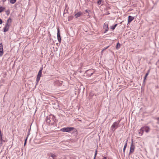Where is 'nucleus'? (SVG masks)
<instances>
[{"mask_svg": "<svg viewBox=\"0 0 159 159\" xmlns=\"http://www.w3.org/2000/svg\"><path fill=\"white\" fill-rule=\"evenodd\" d=\"M46 120L47 122L49 124L51 125V122H52V120L48 117V116H47L46 118Z\"/></svg>", "mask_w": 159, "mask_h": 159, "instance_id": "14", "label": "nucleus"}, {"mask_svg": "<svg viewBox=\"0 0 159 159\" xmlns=\"http://www.w3.org/2000/svg\"><path fill=\"white\" fill-rule=\"evenodd\" d=\"M91 71V70H88L86 71V72H88L89 71Z\"/></svg>", "mask_w": 159, "mask_h": 159, "instance_id": "32", "label": "nucleus"}, {"mask_svg": "<svg viewBox=\"0 0 159 159\" xmlns=\"http://www.w3.org/2000/svg\"><path fill=\"white\" fill-rule=\"evenodd\" d=\"M157 120L159 121V117L157 118Z\"/></svg>", "mask_w": 159, "mask_h": 159, "instance_id": "36", "label": "nucleus"}, {"mask_svg": "<svg viewBox=\"0 0 159 159\" xmlns=\"http://www.w3.org/2000/svg\"><path fill=\"white\" fill-rule=\"evenodd\" d=\"M127 141H128V140H127L126 141V143H125V145H124V148H126V147H127Z\"/></svg>", "mask_w": 159, "mask_h": 159, "instance_id": "23", "label": "nucleus"}, {"mask_svg": "<svg viewBox=\"0 0 159 159\" xmlns=\"http://www.w3.org/2000/svg\"><path fill=\"white\" fill-rule=\"evenodd\" d=\"M42 73L41 71H39V72L38 73V75H37V78H36V82H37V83L36 84L39 82L40 79V78L41 76V75H42Z\"/></svg>", "mask_w": 159, "mask_h": 159, "instance_id": "5", "label": "nucleus"}, {"mask_svg": "<svg viewBox=\"0 0 159 159\" xmlns=\"http://www.w3.org/2000/svg\"><path fill=\"white\" fill-rule=\"evenodd\" d=\"M117 25L118 24H115L114 25L112 26L111 27H110V28L112 29V30H114L117 26Z\"/></svg>", "mask_w": 159, "mask_h": 159, "instance_id": "18", "label": "nucleus"}, {"mask_svg": "<svg viewBox=\"0 0 159 159\" xmlns=\"http://www.w3.org/2000/svg\"><path fill=\"white\" fill-rule=\"evenodd\" d=\"M97 150H96L95 151V154H94V156L95 157H96V156L97 155Z\"/></svg>", "mask_w": 159, "mask_h": 159, "instance_id": "28", "label": "nucleus"}, {"mask_svg": "<svg viewBox=\"0 0 159 159\" xmlns=\"http://www.w3.org/2000/svg\"><path fill=\"white\" fill-rule=\"evenodd\" d=\"M5 9V8L2 7H0V13L2 12Z\"/></svg>", "mask_w": 159, "mask_h": 159, "instance_id": "19", "label": "nucleus"}, {"mask_svg": "<svg viewBox=\"0 0 159 159\" xmlns=\"http://www.w3.org/2000/svg\"><path fill=\"white\" fill-rule=\"evenodd\" d=\"M1 133V130H0V133Z\"/></svg>", "mask_w": 159, "mask_h": 159, "instance_id": "41", "label": "nucleus"}, {"mask_svg": "<svg viewBox=\"0 0 159 159\" xmlns=\"http://www.w3.org/2000/svg\"><path fill=\"white\" fill-rule=\"evenodd\" d=\"M102 159H107V158L106 157H104V158H103Z\"/></svg>", "mask_w": 159, "mask_h": 159, "instance_id": "38", "label": "nucleus"}, {"mask_svg": "<svg viewBox=\"0 0 159 159\" xmlns=\"http://www.w3.org/2000/svg\"><path fill=\"white\" fill-rule=\"evenodd\" d=\"M134 148L135 146L133 144V142L132 141L130 147L129 154L133 153L134 151Z\"/></svg>", "mask_w": 159, "mask_h": 159, "instance_id": "6", "label": "nucleus"}, {"mask_svg": "<svg viewBox=\"0 0 159 159\" xmlns=\"http://www.w3.org/2000/svg\"><path fill=\"white\" fill-rule=\"evenodd\" d=\"M2 133H0V140H2Z\"/></svg>", "mask_w": 159, "mask_h": 159, "instance_id": "26", "label": "nucleus"}, {"mask_svg": "<svg viewBox=\"0 0 159 159\" xmlns=\"http://www.w3.org/2000/svg\"><path fill=\"white\" fill-rule=\"evenodd\" d=\"M93 74V73H91L90 74V76H91Z\"/></svg>", "mask_w": 159, "mask_h": 159, "instance_id": "37", "label": "nucleus"}, {"mask_svg": "<svg viewBox=\"0 0 159 159\" xmlns=\"http://www.w3.org/2000/svg\"><path fill=\"white\" fill-rule=\"evenodd\" d=\"M149 70H148V71L146 73L144 77V80H143V84H142V87H143V85L144 86V82H145V80H146V78L147 76L148 75V73H149Z\"/></svg>", "mask_w": 159, "mask_h": 159, "instance_id": "15", "label": "nucleus"}, {"mask_svg": "<svg viewBox=\"0 0 159 159\" xmlns=\"http://www.w3.org/2000/svg\"><path fill=\"white\" fill-rule=\"evenodd\" d=\"M95 157H95V156H94V157L93 158V159H95Z\"/></svg>", "mask_w": 159, "mask_h": 159, "instance_id": "40", "label": "nucleus"}, {"mask_svg": "<svg viewBox=\"0 0 159 159\" xmlns=\"http://www.w3.org/2000/svg\"><path fill=\"white\" fill-rule=\"evenodd\" d=\"M71 17H69V20H71Z\"/></svg>", "mask_w": 159, "mask_h": 159, "instance_id": "34", "label": "nucleus"}, {"mask_svg": "<svg viewBox=\"0 0 159 159\" xmlns=\"http://www.w3.org/2000/svg\"><path fill=\"white\" fill-rule=\"evenodd\" d=\"M134 19V17L130 16H129L128 17V24L129 23L132 21Z\"/></svg>", "mask_w": 159, "mask_h": 159, "instance_id": "12", "label": "nucleus"}, {"mask_svg": "<svg viewBox=\"0 0 159 159\" xmlns=\"http://www.w3.org/2000/svg\"><path fill=\"white\" fill-rule=\"evenodd\" d=\"M3 54V45L2 43L0 44V57L2 56Z\"/></svg>", "mask_w": 159, "mask_h": 159, "instance_id": "10", "label": "nucleus"}, {"mask_svg": "<svg viewBox=\"0 0 159 159\" xmlns=\"http://www.w3.org/2000/svg\"><path fill=\"white\" fill-rule=\"evenodd\" d=\"M49 159H56V156L53 153H51L49 154Z\"/></svg>", "mask_w": 159, "mask_h": 159, "instance_id": "9", "label": "nucleus"}, {"mask_svg": "<svg viewBox=\"0 0 159 159\" xmlns=\"http://www.w3.org/2000/svg\"><path fill=\"white\" fill-rule=\"evenodd\" d=\"M109 47V46H108L106 48H105L103 49L102 50V52L103 51H104V50L107 49Z\"/></svg>", "mask_w": 159, "mask_h": 159, "instance_id": "27", "label": "nucleus"}, {"mask_svg": "<svg viewBox=\"0 0 159 159\" xmlns=\"http://www.w3.org/2000/svg\"><path fill=\"white\" fill-rule=\"evenodd\" d=\"M43 69V68L42 67H41V68H40V69L39 71H41L42 72V70Z\"/></svg>", "mask_w": 159, "mask_h": 159, "instance_id": "31", "label": "nucleus"}, {"mask_svg": "<svg viewBox=\"0 0 159 159\" xmlns=\"http://www.w3.org/2000/svg\"><path fill=\"white\" fill-rule=\"evenodd\" d=\"M120 122V121H116L114 122L111 127V129L112 131H114L115 129L118 128L119 126V124Z\"/></svg>", "mask_w": 159, "mask_h": 159, "instance_id": "2", "label": "nucleus"}, {"mask_svg": "<svg viewBox=\"0 0 159 159\" xmlns=\"http://www.w3.org/2000/svg\"><path fill=\"white\" fill-rule=\"evenodd\" d=\"M29 134H28V135L27 136V137H26V139H25V142H24V146L26 144V141H27V139L28 138V136Z\"/></svg>", "mask_w": 159, "mask_h": 159, "instance_id": "22", "label": "nucleus"}, {"mask_svg": "<svg viewBox=\"0 0 159 159\" xmlns=\"http://www.w3.org/2000/svg\"><path fill=\"white\" fill-rule=\"evenodd\" d=\"M144 132V129H143V128L142 127L140 130L139 131V134H141V135H142L143 133Z\"/></svg>", "mask_w": 159, "mask_h": 159, "instance_id": "16", "label": "nucleus"}, {"mask_svg": "<svg viewBox=\"0 0 159 159\" xmlns=\"http://www.w3.org/2000/svg\"><path fill=\"white\" fill-rule=\"evenodd\" d=\"M103 29L105 30V31L104 32V33H105L107 31L108 29V24L106 22L105 23L104 25L103 26Z\"/></svg>", "mask_w": 159, "mask_h": 159, "instance_id": "7", "label": "nucleus"}, {"mask_svg": "<svg viewBox=\"0 0 159 159\" xmlns=\"http://www.w3.org/2000/svg\"><path fill=\"white\" fill-rule=\"evenodd\" d=\"M90 11V10H85V12H86V13H89V12Z\"/></svg>", "mask_w": 159, "mask_h": 159, "instance_id": "30", "label": "nucleus"}, {"mask_svg": "<svg viewBox=\"0 0 159 159\" xmlns=\"http://www.w3.org/2000/svg\"><path fill=\"white\" fill-rule=\"evenodd\" d=\"M1 141H0V145H2V140H3V139H2V140H0Z\"/></svg>", "mask_w": 159, "mask_h": 159, "instance_id": "29", "label": "nucleus"}, {"mask_svg": "<svg viewBox=\"0 0 159 159\" xmlns=\"http://www.w3.org/2000/svg\"><path fill=\"white\" fill-rule=\"evenodd\" d=\"M158 61H159V60H158Z\"/></svg>", "mask_w": 159, "mask_h": 159, "instance_id": "42", "label": "nucleus"}, {"mask_svg": "<svg viewBox=\"0 0 159 159\" xmlns=\"http://www.w3.org/2000/svg\"><path fill=\"white\" fill-rule=\"evenodd\" d=\"M6 0H2V1L3 2H5V1H6Z\"/></svg>", "mask_w": 159, "mask_h": 159, "instance_id": "35", "label": "nucleus"}, {"mask_svg": "<svg viewBox=\"0 0 159 159\" xmlns=\"http://www.w3.org/2000/svg\"><path fill=\"white\" fill-rule=\"evenodd\" d=\"M10 11L8 10L6 11V13L7 16H8L10 14Z\"/></svg>", "mask_w": 159, "mask_h": 159, "instance_id": "21", "label": "nucleus"}, {"mask_svg": "<svg viewBox=\"0 0 159 159\" xmlns=\"http://www.w3.org/2000/svg\"><path fill=\"white\" fill-rule=\"evenodd\" d=\"M11 20L10 18H9L7 21V23L3 28V31L4 32H6L8 31L10 25L9 24V22H11Z\"/></svg>", "mask_w": 159, "mask_h": 159, "instance_id": "1", "label": "nucleus"}, {"mask_svg": "<svg viewBox=\"0 0 159 159\" xmlns=\"http://www.w3.org/2000/svg\"><path fill=\"white\" fill-rule=\"evenodd\" d=\"M82 14V13L81 12H77V13H76L75 15V16L76 18H77L81 16Z\"/></svg>", "mask_w": 159, "mask_h": 159, "instance_id": "13", "label": "nucleus"}, {"mask_svg": "<svg viewBox=\"0 0 159 159\" xmlns=\"http://www.w3.org/2000/svg\"><path fill=\"white\" fill-rule=\"evenodd\" d=\"M102 0H98L97 2V3L99 5L101 4Z\"/></svg>", "mask_w": 159, "mask_h": 159, "instance_id": "25", "label": "nucleus"}, {"mask_svg": "<svg viewBox=\"0 0 159 159\" xmlns=\"http://www.w3.org/2000/svg\"><path fill=\"white\" fill-rule=\"evenodd\" d=\"M5 142V141L4 140H2V142Z\"/></svg>", "mask_w": 159, "mask_h": 159, "instance_id": "39", "label": "nucleus"}, {"mask_svg": "<svg viewBox=\"0 0 159 159\" xmlns=\"http://www.w3.org/2000/svg\"><path fill=\"white\" fill-rule=\"evenodd\" d=\"M16 2V0H10V2L12 4L15 3Z\"/></svg>", "mask_w": 159, "mask_h": 159, "instance_id": "20", "label": "nucleus"}, {"mask_svg": "<svg viewBox=\"0 0 159 159\" xmlns=\"http://www.w3.org/2000/svg\"><path fill=\"white\" fill-rule=\"evenodd\" d=\"M57 38L59 42L60 43L61 42V39L60 34V30L59 29H57Z\"/></svg>", "mask_w": 159, "mask_h": 159, "instance_id": "8", "label": "nucleus"}, {"mask_svg": "<svg viewBox=\"0 0 159 159\" xmlns=\"http://www.w3.org/2000/svg\"><path fill=\"white\" fill-rule=\"evenodd\" d=\"M120 47V45L119 43H118L116 45V49H119Z\"/></svg>", "mask_w": 159, "mask_h": 159, "instance_id": "17", "label": "nucleus"}, {"mask_svg": "<svg viewBox=\"0 0 159 159\" xmlns=\"http://www.w3.org/2000/svg\"><path fill=\"white\" fill-rule=\"evenodd\" d=\"M48 117L52 120L51 125H53L57 122V120L56 119L55 116L53 115H50Z\"/></svg>", "mask_w": 159, "mask_h": 159, "instance_id": "4", "label": "nucleus"}, {"mask_svg": "<svg viewBox=\"0 0 159 159\" xmlns=\"http://www.w3.org/2000/svg\"><path fill=\"white\" fill-rule=\"evenodd\" d=\"M127 141H128V140H127L126 141V143H125V145H124V148H126V147H127Z\"/></svg>", "mask_w": 159, "mask_h": 159, "instance_id": "24", "label": "nucleus"}, {"mask_svg": "<svg viewBox=\"0 0 159 159\" xmlns=\"http://www.w3.org/2000/svg\"><path fill=\"white\" fill-rule=\"evenodd\" d=\"M125 148H123V152L124 153H125Z\"/></svg>", "mask_w": 159, "mask_h": 159, "instance_id": "33", "label": "nucleus"}, {"mask_svg": "<svg viewBox=\"0 0 159 159\" xmlns=\"http://www.w3.org/2000/svg\"><path fill=\"white\" fill-rule=\"evenodd\" d=\"M142 127L143 128V129H144V131H145L146 133H148L150 130L149 127L148 126Z\"/></svg>", "mask_w": 159, "mask_h": 159, "instance_id": "11", "label": "nucleus"}, {"mask_svg": "<svg viewBox=\"0 0 159 159\" xmlns=\"http://www.w3.org/2000/svg\"><path fill=\"white\" fill-rule=\"evenodd\" d=\"M74 128L73 127H65L61 129V130L62 132H68L72 131Z\"/></svg>", "mask_w": 159, "mask_h": 159, "instance_id": "3", "label": "nucleus"}]
</instances>
